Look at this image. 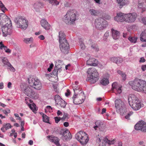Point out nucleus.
Segmentation results:
<instances>
[{"instance_id": "26", "label": "nucleus", "mask_w": 146, "mask_h": 146, "mask_svg": "<svg viewBox=\"0 0 146 146\" xmlns=\"http://www.w3.org/2000/svg\"><path fill=\"white\" fill-rule=\"evenodd\" d=\"M110 60L117 64L121 63L123 61V59L122 58L115 57H113L110 58Z\"/></svg>"}, {"instance_id": "14", "label": "nucleus", "mask_w": 146, "mask_h": 146, "mask_svg": "<svg viewBox=\"0 0 146 146\" xmlns=\"http://www.w3.org/2000/svg\"><path fill=\"white\" fill-rule=\"evenodd\" d=\"M60 47L61 51L64 53H67L69 48V45L67 40L60 41Z\"/></svg>"}, {"instance_id": "9", "label": "nucleus", "mask_w": 146, "mask_h": 146, "mask_svg": "<svg viewBox=\"0 0 146 146\" xmlns=\"http://www.w3.org/2000/svg\"><path fill=\"white\" fill-rule=\"evenodd\" d=\"M96 27L100 30H102L106 28L108 25L106 21L102 18L96 19L95 23Z\"/></svg>"}, {"instance_id": "52", "label": "nucleus", "mask_w": 146, "mask_h": 146, "mask_svg": "<svg viewBox=\"0 0 146 146\" xmlns=\"http://www.w3.org/2000/svg\"><path fill=\"white\" fill-rule=\"evenodd\" d=\"M141 69L143 71L146 70V65H143L141 66Z\"/></svg>"}, {"instance_id": "55", "label": "nucleus", "mask_w": 146, "mask_h": 146, "mask_svg": "<svg viewBox=\"0 0 146 146\" xmlns=\"http://www.w3.org/2000/svg\"><path fill=\"white\" fill-rule=\"evenodd\" d=\"M144 143L143 141H141L139 142L138 146H143V145Z\"/></svg>"}, {"instance_id": "40", "label": "nucleus", "mask_w": 146, "mask_h": 146, "mask_svg": "<svg viewBox=\"0 0 146 146\" xmlns=\"http://www.w3.org/2000/svg\"><path fill=\"white\" fill-rule=\"evenodd\" d=\"M48 1L52 5H57L59 3L56 0H48Z\"/></svg>"}, {"instance_id": "49", "label": "nucleus", "mask_w": 146, "mask_h": 146, "mask_svg": "<svg viewBox=\"0 0 146 146\" xmlns=\"http://www.w3.org/2000/svg\"><path fill=\"white\" fill-rule=\"evenodd\" d=\"M14 115L16 117H17V120H21V117H20L19 116V115L18 114L15 113Z\"/></svg>"}, {"instance_id": "29", "label": "nucleus", "mask_w": 146, "mask_h": 146, "mask_svg": "<svg viewBox=\"0 0 146 146\" xmlns=\"http://www.w3.org/2000/svg\"><path fill=\"white\" fill-rule=\"evenodd\" d=\"M12 126L10 123H7L6 124H3V127L1 128V130L3 132H5V130H7L11 128Z\"/></svg>"}, {"instance_id": "12", "label": "nucleus", "mask_w": 146, "mask_h": 146, "mask_svg": "<svg viewBox=\"0 0 146 146\" xmlns=\"http://www.w3.org/2000/svg\"><path fill=\"white\" fill-rule=\"evenodd\" d=\"M24 89H22V91L27 95L31 98L37 97V94L33 91L29 86H27L23 88Z\"/></svg>"}, {"instance_id": "10", "label": "nucleus", "mask_w": 146, "mask_h": 146, "mask_svg": "<svg viewBox=\"0 0 146 146\" xmlns=\"http://www.w3.org/2000/svg\"><path fill=\"white\" fill-rule=\"evenodd\" d=\"M0 62L2 63V65L4 67L7 66L11 71L15 72V69L11 64L7 58L3 56L0 57Z\"/></svg>"}, {"instance_id": "36", "label": "nucleus", "mask_w": 146, "mask_h": 146, "mask_svg": "<svg viewBox=\"0 0 146 146\" xmlns=\"http://www.w3.org/2000/svg\"><path fill=\"white\" fill-rule=\"evenodd\" d=\"M42 117L43 121L44 122L50 124V123L49 122V118L48 116L44 114H43Z\"/></svg>"}, {"instance_id": "64", "label": "nucleus", "mask_w": 146, "mask_h": 146, "mask_svg": "<svg viewBox=\"0 0 146 146\" xmlns=\"http://www.w3.org/2000/svg\"><path fill=\"white\" fill-rule=\"evenodd\" d=\"M142 21L144 24L146 25V18H143Z\"/></svg>"}, {"instance_id": "13", "label": "nucleus", "mask_w": 146, "mask_h": 146, "mask_svg": "<svg viewBox=\"0 0 146 146\" xmlns=\"http://www.w3.org/2000/svg\"><path fill=\"white\" fill-rule=\"evenodd\" d=\"M115 105L117 111H123V110L125 108L124 103L120 99H118L115 101Z\"/></svg>"}, {"instance_id": "19", "label": "nucleus", "mask_w": 146, "mask_h": 146, "mask_svg": "<svg viewBox=\"0 0 146 146\" xmlns=\"http://www.w3.org/2000/svg\"><path fill=\"white\" fill-rule=\"evenodd\" d=\"M112 86L111 90L113 92H117V94H120L121 92V86L118 85L117 82H113L112 84ZM116 94L117 93H116Z\"/></svg>"}, {"instance_id": "46", "label": "nucleus", "mask_w": 146, "mask_h": 146, "mask_svg": "<svg viewBox=\"0 0 146 146\" xmlns=\"http://www.w3.org/2000/svg\"><path fill=\"white\" fill-rule=\"evenodd\" d=\"M133 113V112L132 111H130L129 113H128L127 115H126L125 117V119H129V117L132 115Z\"/></svg>"}, {"instance_id": "63", "label": "nucleus", "mask_w": 146, "mask_h": 146, "mask_svg": "<svg viewBox=\"0 0 146 146\" xmlns=\"http://www.w3.org/2000/svg\"><path fill=\"white\" fill-rule=\"evenodd\" d=\"M57 113L58 116L61 115L62 113L60 110H58L57 112Z\"/></svg>"}, {"instance_id": "15", "label": "nucleus", "mask_w": 146, "mask_h": 146, "mask_svg": "<svg viewBox=\"0 0 146 146\" xmlns=\"http://www.w3.org/2000/svg\"><path fill=\"white\" fill-rule=\"evenodd\" d=\"M125 21L128 23L134 22L137 17V14L135 13L126 14Z\"/></svg>"}, {"instance_id": "41", "label": "nucleus", "mask_w": 146, "mask_h": 146, "mask_svg": "<svg viewBox=\"0 0 146 146\" xmlns=\"http://www.w3.org/2000/svg\"><path fill=\"white\" fill-rule=\"evenodd\" d=\"M55 101L56 103H58L62 99L58 95H56L55 96Z\"/></svg>"}, {"instance_id": "17", "label": "nucleus", "mask_w": 146, "mask_h": 146, "mask_svg": "<svg viewBox=\"0 0 146 146\" xmlns=\"http://www.w3.org/2000/svg\"><path fill=\"white\" fill-rule=\"evenodd\" d=\"M135 128L137 130H141L144 132L146 131V123L143 121L138 122L135 126Z\"/></svg>"}, {"instance_id": "22", "label": "nucleus", "mask_w": 146, "mask_h": 146, "mask_svg": "<svg viewBox=\"0 0 146 146\" xmlns=\"http://www.w3.org/2000/svg\"><path fill=\"white\" fill-rule=\"evenodd\" d=\"M40 24L42 27L46 30L50 29L51 26L45 19H42L40 21Z\"/></svg>"}, {"instance_id": "45", "label": "nucleus", "mask_w": 146, "mask_h": 146, "mask_svg": "<svg viewBox=\"0 0 146 146\" xmlns=\"http://www.w3.org/2000/svg\"><path fill=\"white\" fill-rule=\"evenodd\" d=\"M73 90L74 92V94H76V93L77 92V91H79L80 92H81L80 90H79V88L76 85H75V86H73Z\"/></svg>"}, {"instance_id": "33", "label": "nucleus", "mask_w": 146, "mask_h": 146, "mask_svg": "<svg viewBox=\"0 0 146 146\" xmlns=\"http://www.w3.org/2000/svg\"><path fill=\"white\" fill-rule=\"evenodd\" d=\"M28 106L34 112L37 110V109L36 108V106L34 103H32L31 104Z\"/></svg>"}, {"instance_id": "18", "label": "nucleus", "mask_w": 146, "mask_h": 146, "mask_svg": "<svg viewBox=\"0 0 146 146\" xmlns=\"http://www.w3.org/2000/svg\"><path fill=\"white\" fill-rule=\"evenodd\" d=\"M62 136V139L64 141H67L70 139L71 137V135L68 129L65 130H62L60 133Z\"/></svg>"}, {"instance_id": "21", "label": "nucleus", "mask_w": 146, "mask_h": 146, "mask_svg": "<svg viewBox=\"0 0 146 146\" xmlns=\"http://www.w3.org/2000/svg\"><path fill=\"white\" fill-rule=\"evenodd\" d=\"M95 126L94 127L95 130L97 129V128L103 131L105 127V125L103 122L100 120H97L95 123Z\"/></svg>"}, {"instance_id": "54", "label": "nucleus", "mask_w": 146, "mask_h": 146, "mask_svg": "<svg viewBox=\"0 0 146 146\" xmlns=\"http://www.w3.org/2000/svg\"><path fill=\"white\" fill-rule=\"evenodd\" d=\"M38 38L41 40H44V37L43 35L38 36Z\"/></svg>"}, {"instance_id": "60", "label": "nucleus", "mask_w": 146, "mask_h": 146, "mask_svg": "<svg viewBox=\"0 0 146 146\" xmlns=\"http://www.w3.org/2000/svg\"><path fill=\"white\" fill-rule=\"evenodd\" d=\"M3 83L1 82L0 83V89H2L3 88Z\"/></svg>"}, {"instance_id": "31", "label": "nucleus", "mask_w": 146, "mask_h": 146, "mask_svg": "<svg viewBox=\"0 0 146 146\" xmlns=\"http://www.w3.org/2000/svg\"><path fill=\"white\" fill-rule=\"evenodd\" d=\"M59 41L67 40L65 38V35L62 31H60L59 33Z\"/></svg>"}, {"instance_id": "47", "label": "nucleus", "mask_w": 146, "mask_h": 146, "mask_svg": "<svg viewBox=\"0 0 146 146\" xmlns=\"http://www.w3.org/2000/svg\"><path fill=\"white\" fill-rule=\"evenodd\" d=\"M80 43V46L81 48L84 50L85 48V46L84 44L83 43V42L82 41H81Z\"/></svg>"}, {"instance_id": "56", "label": "nucleus", "mask_w": 146, "mask_h": 146, "mask_svg": "<svg viewBox=\"0 0 146 146\" xmlns=\"http://www.w3.org/2000/svg\"><path fill=\"white\" fill-rule=\"evenodd\" d=\"M145 61V59L144 57H141L140 58V60H139L140 62H144Z\"/></svg>"}, {"instance_id": "50", "label": "nucleus", "mask_w": 146, "mask_h": 146, "mask_svg": "<svg viewBox=\"0 0 146 146\" xmlns=\"http://www.w3.org/2000/svg\"><path fill=\"white\" fill-rule=\"evenodd\" d=\"M58 70L57 69L54 68V70L53 71L52 73L54 75H56L58 74Z\"/></svg>"}, {"instance_id": "25", "label": "nucleus", "mask_w": 146, "mask_h": 146, "mask_svg": "<svg viewBox=\"0 0 146 146\" xmlns=\"http://www.w3.org/2000/svg\"><path fill=\"white\" fill-rule=\"evenodd\" d=\"M116 1L120 9L127 5L129 2V0H116Z\"/></svg>"}, {"instance_id": "30", "label": "nucleus", "mask_w": 146, "mask_h": 146, "mask_svg": "<svg viewBox=\"0 0 146 146\" xmlns=\"http://www.w3.org/2000/svg\"><path fill=\"white\" fill-rule=\"evenodd\" d=\"M140 39L142 42H146V29L141 34Z\"/></svg>"}, {"instance_id": "53", "label": "nucleus", "mask_w": 146, "mask_h": 146, "mask_svg": "<svg viewBox=\"0 0 146 146\" xmlns=\"http://www.w3.org/2000/svg\"><path fill=\"white\" fill-rule=\"evenodd\" d=\"M70 90L69 89H67L66 90V92L65 93V95L68 96L70 95Z\"/></svg>"}, {"instance_id": "37", "label": "nucleus", "mask_w": 146, "mask_h": 146, "mask_svg": "<svg viewBox=\"0 0 146 146\" xmlns=\"http://www.w3.org/2000/svg\"><path fill=\"white\" fill-rule=\"evenodd\" d=\"M33 40V39L32 37L29 38H25L24 39L23 41L26 43L28 44L32 42Z\"/></svg>"}, {"instance_id": "62", "label": "nucleus", "mask_w": 146, "mask_h": 146, "mask_svg": "<svg viewBox=\"0 0 146 146\" xmlns=\"http://www.w3.org/2000/svg\"><path fill=\"white\" fill-rule=\"evenodd\" d=\"M10 120L12 122H16V120L12 117H10L9 118Z\"/></svg>"}, {"instance_id": "38", "label": "nucleus", "mask_w": 146, "mask_h": 146, "mask_svg": "<svg viewBox=\"0 0 146 146\" xmlns=\"http://www.w3.org/2000/svg\"><path fill=\"white\" fill-rule=\"evenodd\" d=\"M0 8H1V11H3L4 13L5 12V10H7V8H6L4 4L0 1Z\"/></svg>"}, {"instance_id": "5", "label": "nucleus", "mask_w": 146, "mask_h": 146, "mask_svg": "<svg viewBox=\"0 0 146 146\" xmlns=\"http://www.w3.org/2000/svg\"><path fill=\"white\" fill-rule=\"evenodd\" d=\"M75 138L83 146L86 145L89 139L88 135L82 131L77 133L75 135Z\"/></svg>"}, {"instance_id": "2", "label": "nucleus", "mask_w": 146, "mask_h": 146, "mask_svg": "<svg viewBox=\"0 0 146 146\" xmlns=\"http://www.w3.org/2000/svg\"><path fill=\"white\" fill-rule=\"evenodd\" d=\"M129 105L135 110H137L143 106V104H141L138 98L134 94L129 95L128 98Z\"/></svg>"}, {"instance_id": "34", "label": "nucleus", "mask_w": 146, "mask_h": 146, "mask_svg": "<svg viewBox=\"0 0 146 146\" xmlns=\"http://www.w3.org/2000/svg\"><path fill=\"white\" fill-rule=\"evenodd\" d=\"M101 84L103 85H106L109 83V81L108 79L106 78H104L101 80Z\"/></svg>"}, {"instance_id": "27", "label": "nucleus", "mask_w": 146, "mask_h": 146, "mask_svg": "<svg viewBox=\"0 0 146 146\" xmlns=\"http://www.w3.org/2000/svg\"><path fill=\"white\" fill-rule=\"evenodd\" d=\"M111 32L112 33V37L114 39L116 40L119 38L120 34V32L119 31L112 29Z\"/></svg>"}, {"instance_id": "43", "label": "nucleus", "mask_w": 146, "mask_h": 146, "mask_svg": "<svg viewBox=\"0 0 146 146\" xmlns=\"http://www.w3.org/2000/svg\"><path fill=\"white\" fill-rule=\"evenodd\" d=\"M25 101L26 103L28 105L33 103V101L31 100L28 97L25 98Z\"/></svg>"}, {"instance_id": "28", "label": "nucleus", "mask_w": 146, "mask_h": 146, "mask_svg": "<svg viewBox=\"0 0 146 146\" xmlns=\"http://www.w3.org/2000/svg\"><path fill=\"white\" fill-rule=\"evenodd\" d=\"M66 102L63 100H62L58 102L57 103H56V106L59 108H64L66 106Z\"/></svg>"}, {"instance_id": "24", "label": "nucleus", "mask_w": 146, "mask_h": 146, "mask_svg": "<svg viewBox=\"0 0 146 146\" xmlns=\"http://www.w3.org/2000/svg\"><path fill=\"white\" fill-rule=\"evenodd\" d=\"M98 61L94 58H91L86 61V64L90 66H96L97 65Z\"/></svg>"}, {"instance_id": "20", "label": "nucleus", "mask_w": 146, "mask_h": 146, "mask_svg": "<svg viewBox=\"0 0 146 146\" xmlns=\"http://www.w3.org/2000/svg\"><path fill=\"white\" fill-rule=\"evenodd\" d=\"M125 15L126 14L121 12L117 13V16L114 18V20L118 22L125 21Z\"/></svg>"}, {"instance_id": "11", "label": "nucleus", "mask_w": 146, "mask_h": 146, "mask_svg": "<svg viewBox=\"0 0 146 146\" xmlns=\"http://www.w3.org/2000/svg\"><path fill=\"white\" fill-rule=\"evenodd\" d=\"M11 23L10 19L4 13H0V25H4L6 24L10 26Z\"/></svg>"}, {"instance_id": "48", "label": "nucleus", "mask_w": 146, "mask_h": 146, "mask_svg": "<svg viewBox=\"0 0 146 146\" xmlns=\"http://www.w3.org/2000/svg\"><path fill=\"white\" fill-rule=\"evenodd\" d=\"M54 65L52 63H51L49 67L48 68V71L50 72L51 71V69H52Z\"/></svg>"}, {"instance_id": "61", "label": "nucleus", "mask_w": 146, "mask_h": 146, "mask_svg": "<svg viewBox=\"0 0 146 146\" xmlns=\"http://www.w3.org/2000/svg\"><path fill=\"white\" fill-rule=\"evenodd\" d=\"M4 46V45L3 44L2 42H0V49H2Z\"/></svg>"}, {"instance_id": "6", "label": "nucleus", "mask_w": 146, "mask_h": 146, "mask_svg": "<svg viewBox=\"0 0 146 146\" xmlns=\"http://www.w3.org/2000/svg\"><path fill=\"white\" fill-rule=\"evenodd\" d=\"M14 21L18 27L25 30L27 27L28 21L21 16H18L16 17Z\"/></svg>"}, {"instance_id": "4", "label": "nucleus", "mask_w": 146, "mask_h": 146, "mask_svg": "<svg viewBox=\"0 0 146 146\" xmlns=\"http://www.w3.org/2000/svg\"><path fill=\"white\" fill-rule=\"evenodd\" d=\"M64 17V21L67 24H73L76 19V11L74 10L68 11Z\"/></svg>"}, {"instance_id": "16", "label": "nucleus", "mask_w": 146, "mask_h": 146, "mask_svg": "<svg viewBox=\"0 0 146 146\" xmlns=\"http://www.w3.org/2000/svg\"><path fill=\"white\" fill-rule=\"evenodd\" d=\"M3 26L1 28V30L3 32V35L4 36H6L8 35L11 34V26L12 24L11 23V25H9L8 24H4L3 25Z\"/></svg>"}, {"instance_id": "23", "label": "nucleus", "mask_w": 146, "mask_h": 146, "mask_svg": "<svg viewBox=\"0 0 146 146\" xmlns=\"http://www.w3.org/2000/svg\"><path fill=\"white\" fill-rule=\"evenodd\" d=\"M47 137L50 141L54 143L57 146H61L59 143V140L58 137L52 135H48Z\"/></svg>"}, {"instance_id": "42", "label": "nucleus", "mask_w": 146, "mask_h": 146, "mask_svg": "<svg viewBox=\"0 0 146 146\" xmlns=\"http://www.w3.org/2000/svg\"><path fill=\"white\" fill-rule=\"evenodd\" d=\"M128 39L130 42L132 43H135L137 40V38L134 37H129Z\"/></svg>"}, {"instance_id": "57", "label": "nucleus", "mask_w": 146, "mask_h": 146, "mask_svg": "<svg viewBox=\"0 0 146 146\" xmlns=\"http://www.w3.org/2000/svg\"><path fill=\"white\" fill-rule=\"evenodd\" d=\"M64 125L65 127H67L69 125V123L67 122H65L64 123Z\"/></svg>"}, {"instance_id": "1", "label": "nucleus", "mask_w": 146, "mask_h": 146, "mask_svg": "<svg viewBox=\"0 0 146 146\" xmlns=\"http://www.w3.org/2000/svg\"><path fill=\"white\" fill-rule=\"evenodd\" d=\"M129 84L133 90L146 94V81L141 79L135 80L134 81H129Z\"/></svg>"}, {"instance_id": "59", "label": "nucleus", "mask_w": 146, "mask_h": 146, "mask_svg": "<svg viewBox=\"0 0 146 146\" xmlns=\"http://www.w3.org/2000/svg\"><path fill=\"white\" fill-rule=\"evenodd\" d=\"M102 140V138L101 137L100 138H98L96 139V141L97 142H100Z\"/></svg>"}, {"instance_id": "32", "label": "nucleus", "mask_w": 146, "mask_h": 146, "mask_svg": "<svg viewBox=\"0 0 146 146\" xmlns=\"http://www.w3.org/2000/svg\"><path fill=\"white\" fill-rule=\"evenodd\" d=\"M67 115V114L64 115L63 116V117L61 118L60 117H55L54 118L55 120V122L56 123H58L59 121L61 119L62 120H64L66 117Z\"/></svg>"}, {"instance_id": "51", "label": "nucleus", "mask_w": 146, "mask_h": 146, "mask_svg": "<svg viewBox=\"0 0 146 146\" xmlns=\"http://www.w3.org/2000/svg\"><path fill=\"white\" fill-rule=\"evenodd\" d=\"M121 76L123 80L124 81L126 79V75L125 73H122Z\"/></svg>"}, {"instance_id": "35", "label": "nucleus", "mask_w": 146, "mask_h": 146, "mask_svg": "<svg viewBox=\"0 0 146 146\" xmlns=\"http://www.w3.org/2000/svg\"><path fill=\"white\" fill-rule=\"evenodd\" d=\"M90 14L92 15L97 16L99 14L98 11L94 9H90L89 10Z\"/></svg>"}, {"instance_id": "7", "label": "nucleus", "mask_w": 146, "mask_h": 146, "mask_svg": "<svg viewBox=\"0 0 146 146\" xmlns=\"http://www.w3.org/2000/svg\"><path fill=\"white\" fill-rule=\"evenodd\" d=\"M73 102L75 104H82L85 99V96L83 92H81L79 94H74L72 97Z\"/></svg>"}, {"instance_id": "39", "label": "nucleus", "mask_w": 146, "mask_h": 146, "mask_svg": "<svg viewBox=\"0 0 146 146\" xmlns=\"http://www.w3.org/2000/svg\"><path fill=\"white\" fill-rule=\"evenodd\" d=\"M104 142H105V143H107L109 145H111V144H113L115 142V140L114 139H113V140L112 141H110L109 140H108L106 138L104 139Z\"/></svg>"}, {"instance_id": "8", "label": "nucleus", "mask_w": 146, "mask_h": 146, "mask_svg": "<svg viewBox=\"0 0 146 146\" xmlns=\"http://www.w3.org/2000/svg\"><path fill=\"white\" fill-rule=\"evenodd\" d=\"M30 86L34 88L40 90L42 88V84L39 80L35 78H30L28 79Z\"/></svg>"}, {"instance_id": "3", "label": "nucleus", "mask_w": 146, "mask_h": 146, "mask_svg": "<svg viewBox=\"0 0 146 146\" xmlns=\"http://www.w3.org/2000/svg\"><path fill=\"white\" fill-rule=\"evenodd\" d=\"M87 73L89 75L88 80L91 83L94 84L99 78V74L96 69L94 68H90L88 69Z\"/></svg>"}, {"instance_id": "58", "label": "nucleus", "mask_w": 146, "mask_h": 146, "mask_svg": "<svg viewBox=\"0 0 146 146\" xmlns=\"http://www.w3.org/2000/svg\"><path fill=\"white\" fill-rule=\"evenodd\" d=\"M109 35V32L108 31H107L104 34V36L107 38Z\"/></svg>"}, {"instance_id": "44", "label": "nucleus", "mask_w": 146, "mask_h": 146, "mask_svg": "<svg viewBox=\"0 0 146 146\" xmlns=\"http://www.w3.org/2000/svg\"><path fill=\"white\" fill-rule=\"evenodd\" d=\"M92 48L95 50L97 52L99 51V48L96 44H94L92 45Z\"/></svg>"}]
</instances>
